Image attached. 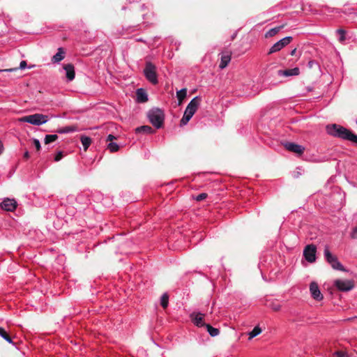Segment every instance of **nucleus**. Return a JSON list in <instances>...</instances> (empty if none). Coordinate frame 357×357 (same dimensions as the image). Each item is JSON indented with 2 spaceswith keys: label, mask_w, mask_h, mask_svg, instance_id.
Instances as JSON below:
<instances>
[{
  "label": "nucleus",
  "mask_w": 357,
  "mask_h": 357,
  "mask_svg": "<svg viewBox=\"0 0 357 357\" xmlns=\"http://www.w3.org/2000/svg\"><path fill=\"white\" fill-rule=\"evenodd\" d=\"M205 327L206 328L207 331L208 332L210 335L212 336V337L218 336L220 334L219 329H218L216 328H213L210 324H206L205 325Z\"/></svg>",
  "instance_id": "nucleus-23"
},
{
  "label": "nucleus",
  "mask_w": 357,
  "mask_h": 357,
  "mask_svg": "<svg viewBox=\"0 0 357 357\" xmlns=\"http://www.w3.org/2000/svg\"><path fill=\"white\" fill-rule=\"evenodd\" d=\"M1 208L6 211H14L17 206V203L14 199L6 198L0 204Z\"/></svg>",
  "instance_id": "nucleus-10"
},
{
  "label": "nucleus",
  "mask_w": 357,
  "mask_h": 357,
  "mask_svg": "<svg viewBox=\"0 0 357 357\" xmlns=\"http://www.w3.org/2000/svg\"><path fill=\"white\" fill-rule=\"evenodd\" d=\"M187 96V89H182L180 91H177L176 93V97L178 100V105H181L183 101V100Z\"/></svg>",
  "instance_id": "nucleus-21"
},
{
  "label": "nucleus",
  "mask_w": 357,
  "mask_h": 357,
  "mask_svg": "<svg viewBox=\"0 0 357 357\" xmlns=\"http://www.w3.org/2000/svg\"><path fill=\"white\" fill-rule=\"evenodd\" d=\"M84 151H86L91 144V139L89 137L82 135L80 138Z\"/></svg>",
  "instance_id": "nucleus-24"
},
{
  "label": "nucleus",
  "mask_w": 357,
  "mask_h": 357,
  "mask_svg": "<svg viewBox=\"0 0 357 357\" xmlns=\"http://www.w3.org/2000/svg\"><path fill=\"white\" fill-rule=\"evenodd\" d=\"M334 285L341 291H348L354 287V282L349 280H342L337 279L335 280Z\"/></svg>",
  "instance_id": "nucleus-8"
},
{
  "label": "nucleus",
  "mask_w": 357,
  "mask_h": 357,
  "mask_svg": "<svg viewBox=\"0 0 357 357\" xmlns=\"http://www.w3.org/2000/svg\"><path fill=\"white\" fill-rule=\"evenodd\" d=\"M351 237L352 238H357V226L353 229V231L351 234Z\"/></svg>",
  "instance_id": "nucleus-36"
},
{
  "label": "nucleus",
  "mask_w": 357,
  "mask_h": 357,
  "mask_svg": "<svg viewBox=\"0 0 357 357\" xmlns=\"http://www.w3.org/2000/svg\"><path fill=\"white\" fill-rule=\"evenodd\" d=\"M316 252L315 245L313 244L307 245L303 250V255L308 262L312 263L316 260Z\"/></svg>",
  "instance_id": "nucleus-9"
},
{
  "label": "nucleus",
  "mask_w": 357,
  "mask_h": 357,
  "mask_svg": "<svg viewBox=\"0 0 357 357\" xmlns=\"http://www.w3.org/2000/svg\"><path fill=\"white\" fill-rule=\"evenodd\" d=\"M287 24H282L279 26H276L275 28H273L270 29L265 34L266 38H271L274 36H275L282 29H283Z\"/></svg>",
  "instance_id": "nucleus-19"
},
{
  "label": "nucleus",
  "mask_w": 357,
  "mask_h": 357,
  "mask_svg": "<svg viewBox=\"0 0 357 357\" xmlns=\"http://www.w3.org/2000/svg\"><path fill=\"white\" fill-rule=\"evenodd\" d=\"M137 101L139 102H146L148 101V96L143 89H138L136 91Z\"/></svg>",
  "instance_id": "nucleus-17"
},
{
  "label": "nucleus",
  "mask_w": 357,
  "mask_h": 357,
  "mask_svg": "<svg viewBox=\"0 0 357 357\" xmlns=\"http://www.w3.org/2000/svg\"><path fill=\"white\" fill-rule=\"evenodd\" d=\"M300 73V70L298 68H294L292 69H287V70H280L278 71V74L279 75H282L285 77L293 76V75H298Z\"/></svg>",
  "instance_id": "nucleus-16"
},
{
  "label": "nucleus",
  "mask_w": 357,
  "mask_h": 357,
  "mask_svg": "<svg viewBox=\"0 0 357 357\" xmlns=\"http://www.w3.org/2000/svg\"><path fill=\"white\" fill-rule=\"evenodd\" d=\"M271 307L273 311L278 312L281 309V305L278 303H272L271 304Z\"/></svg>",
  "instance_id": "nucleus-32"
},
{
  "label": "nucleus",
  "mask_w": 357,
  "mask_h": 357,
  "mask_svg": "<svg viewBox=\"0 0 357 357\" xmlns=\"http://www.w3.org/2000/svg\"><path fill=\"white\" fill-rule=\"evenodd\" d=\"M284 147L289 151L296 153L298 155H302L305 151V148L303 146L293 142H287L284 144Z\"/></svg>",
  "instance_id": "nucleus-11"
},
{
  "label": "nucleus",
  "mask_w": 357,
  "mask_h": 357,
  "mask_svg": "<svg viewBox=\"0 0 357 357\" xmlns=\"http://www.w3.org/2000/svg\"><path fill=\"white\" fill-rule=\"evenodd\" d=\"M20 122H27L32 125L40 126L48 121V116L43 114H34L29 116H24L18 119Z\"/></svg>",
  "instance_id": "nucleus-4"
},
{
  "label": "nucleus",
  "mask_w": 357,
  "mask_h": 357,
  "mask_svg": "<svg viewBox=\"0 0 357 357\" xmlns=\"http://www.w3.org/2000/svg\"><path fill=\"white\" fill-rule=\"evenodd\" d=\"M64 54L65 52L63 51V49L61 47L59 48L58 52L52 58V61L53 63H57L61 61L64 58Z\"/></svg>",
  "instance_id": "nucleus-18"
},
{
  "label": "nucleus",
  "mask_w": 357,
  "mask_h": 357,
  "mask_svg": "<svg viewBox=\"0 0 357 357\" xmlns=\"http://www.w3.org/2000/svg\"><path fill=\"white\" fill-rule=\"evenodd\" d=\"M169 296L167 294H164L161 297V305L163 308H166L168 306Z\"/></svg>",
  "instance_id": "nucleus-30"
},
{
  "label": "nucleus",
  "mask_w": 357,
  "mask_h": 357,
  "mask_svg": "<svg viewBox=\"0 0 357 357\" xmlns=\"http://www.w3.org/2000/svg\"><path fill=\"white\" fill-rule=\"evenodd\" d=\"M116 139V137L114 136L113 135H109L107 137V142H112L114 139Z\"/></svg>",
  "instance_id": "nucleus-38"
},
{
  "label": "nucleus",
  "mask_w": 357,
  "mask_h": 357,
  "mask_svg": "<svg viewBox=\"0 0 357 357\" xmlns=\"http://www.w3.org/2000/svg\"><path fill=\"white\" fill-rule=\"evenodd\" d=\"M231 52H222L221 56V61L219 65V68L221 69H224L227 66L229 63L231 61Z\"/></svg>",
  "instance_id": "nucleus-14"
},
{
  "label": "nucleus",
  "mask_w": 357,
  "mask_h": 357,
  "mask_svg": "<svg viewBox=\"0 0 357 357\" xmlns=\"http://www.w3.org/2000/svg\"><path fill=\"white\" fill-rule=\"evenodd\" d=\"M147 117L151 124L156 128H160L163 126L165 114L162 109L155 108L149 110Z\"/></svg>",
  "instance_id": "nucleus-3"
},
{
  "label": "nucleus",
  "mask_w": 357,
  "mask_h": 357,
  "mask_svg": "<svg viewBox=\"0 0 357 357\" xmlns=\"http://www.w3.org/2000/svg\"><path fill=\"white\" fill-rule=\"evenodd\" d=\"M33 144H34V146H35V147H36V150H37L38 151H40V150L41 146H40V143L39 140H38V139H33Z\"/></svg>",
  "instance_id": "nucleus-34"
},
{
  "label": "nucleus",
  "mask_w": 357,
  "mask_h": 357,
  "mask_svg": "<svg viewBox=\"0 0 357 357\" xmlns=\"http://www.w3.org/2000/svg\"><path fill=\"white\" fill-rule=\"evenodd\" d=\"M204 317L205 314L200 312H192L190 315L192 321L198 327L205 326L206 324L204 322Z\"/></svg>",
  "instance_id": "nucleus-12"
},
{
  "label": "nucleus",
  "mask_w": 357,
  "mask_h": 357,
  "mask_svg": "<svg viewBox=\"0 0 357 357\" xmlns=\"http://www.w3.org/2000/svg\"><path fill=\"white\" fill-rule=\"evenodd\" d=\"M77 130V127L76 126H66L64 128H61L57 130V132L59 133H68L71 132H75Z\"/></svg>",
  "instance_id": "nucleus-22"
},
{
  "label": "nucleus",
  "mask_w": 357,
  "mask_h": 357,
  "mask_svg": "<svg viewBox=\"0 0 357 357\" xmlns=\"http://www.w3.org/2000/svg\"><path fill=\"white\" fill-rule=\"evenodd\" d=\"M314 62L313 61H310L308 62V66L310 68H312L313 65H314Z\"/></svg>",
  "instance_id": "nucleus-40"
},
{
  "label": "nucleus",
  "mask_w": 357,
  "mask_h": 357,
  "mask_svg": "<svg viewBox=\"0 0 357 357\" xmlns=\"http://www.w3.org/2000/svg\"><path fill=\"white\" fill-rule=\"evenodd\" d=\"M324 256L328 264L331 266L333 269L339 270L342 271H344L345 269L342 264L338 261L337 257L335 255H333L329 250V249L326 247L324 250Z\"/></svg>",
  "instance_id": "nucleus-6"
},
{
  "label": "nucleus",
  "mask_w": 357,
  "mask_h": 357,
  "mask_svg": "<svg viewBox=\"0 0 357 357\" xmlns=\"http://www.w3.org/2000/svg\"><path fill=\"white\" fill-rule=\"evenodd\" d=\"M292 39V37L287 36L278 41L270 48L268 54H271L280 51L284 47L289 45L291 42Z\"/></svg>",
  "instance_id": "nucleus-7"
},
{
  "label": "nucleus",
  "mask_w": 357,
  "mask_h": 357,
  "mask_svg": "<svg viewBox=\"0 0 357 357\" xmlns=\"http://www.w3.org/2000/svg\"><path fill=\"white\" fill-rule=\"evenodd\" d=\"M58 139L57 135H47L45 137V143L46 144L56 141Z\"/></svg>",
  "instance_id": "nucleus-28"
},
{
  "label": "nucleus",
  "mask_w": 357,
  "mask_h": 357,
  "mask_svg": "<svg viewBox=\"0 0 357 357\" xmlns=\"http://www.w3.org/2000/svg\"><path fill=\"white\" fill-rule=\"evenodd\" d=\"M335 355L337 357H347L346 353L342 351H337L335 352Z\"/></svg>",
  "instance_id": "nucleus-37"
},
{
  "label": "nucleus",
  "mask_w": 357,
  "mask_h": 357,
  "mask_svg": "<svg viewBox=\"0 0 357 357\" xmlns=\"http://www.w3.org/2000/svg\"><path fill=\"white\" fill-rule=\"evenodd\" d=\"M201 102V98L199 96L195 97L188 105L185 108L184 114L180 121V126H183L186 125L194 114L196 112Z\"/></svg>",
  "instance_id": "nucleus-2"
},
{
  "label": "nucleus",
  "mask_w": 357,
  "mask_h": 357,
  "mask_svg": "<svg viewBox=\"0 0 357 357\" xmlns=\"http://www.w3.org/2000/svg\"><path fill=\"white\" fill-rule=\"evenodd\" d=\"M337 33L340 35L339 41L341 43H344V40H346V38H345L346 31L342 29H339L337 30Z\"/></svg>",
  "instance_id": "nucleus-31"
},
{
  "label": "nucleus",
  "mask_w": 357,
  "mask_h": 357,
  "mask_svg": "<svg viewBox=\"0 0 357 357\" xmlns=\"http://www.w3.org/2000/svg\"><path fill=\"white\" fill-rule=\"evenodd\" d=\"M107 149L110 151V152L113 153L118 151L119 146L116 143L112 142L108 144Z\"/></svg>",
  "instance_id": "nucleus-29"
},
{
  "label": "nucleus",
  "mask_w": 357,
  "mask_h": 357,
  "mask_svg": "<svg viewBox=\"0 0 357 357\" xmlns=\"http://www.w3.org/2000/svg\"><path fill=\"white\" fill-rule=\"evenodd\" d=\"M326 129L327 133L333 137L349 140L357 144V135L342 126L335 123L331 124L328 125Z\"/></svg>",
  "instance_id": "nucleus-1"
},
{
  "label": "nucleus",
  "mask_w": 357,
  "mask_h": 357,
  "mask_svg": "<svg viewBox=\"0 0 357 357\" xmlns=\"http://www.w3.org/2000/svg\"><path fill=\"white\" fill-rule=\"evenodd\" d=\"M156 66L150 61L146 63L144 69V75L146 79L152 84H157L158 83Z\"/></svg>",
  "instance_id": "nucleus-5"
},
{
  "label": "nucleus",
  "mask_w": 357,
  "mask_h": 357,
  "mask_svg": "<svg viewBox=\"0 0 357 357\" xmlns=\"http://www.w3.org/2000/svg\"><path fill=\"white\" fill-rule=\"evenodd\" d=\"M310 291L314 299L317 301H321L323 299V295L319 289L318 284L315 282L310 283Z\"/></svg>",
  "instance_id": "nucleus-13"
},
{
  "label": "nucleus",
  "mask_w": 357,
  "mask_h": 357,
  "mask_svg": "<svg viewBox=\"0 0 357 357\" xmlns=\"http://www.w3.org/2000/svg\"><path fill=\"white\" fill-rule=\"evenodd\" d=\"M137 133L143 132L147 134H152L154 132V130L149 126H142L137 127L135 129Z\"/></svg>",
  "instance_id": "nucleus-20"
},
{
  "label": "nucleus",
  "mask_w": 357,
  "mask_h": 357,
  "mask_svg": "<svg viewBox=\"0 0 357 357\" xmlns=\"http://www.w3.org/2000/svg\"><path fill=\"white\" fill-rule=\"evenodd\" d=\"M29 156H30V155H29V151H26L24 152V153L23 158H24V159H28V158H29Z\"/></svg>",
  "instance_id": "nucleus-39"
},
{
  "label": "nucleus",
  "mask_w": 357,
  "mask_h": 357,
  "mask_svg": "<svg viewBox=\"0 0 357 357\" xmlns=\"http://www.w3.org/2000/svg\"><path fill=\"white\" fill-rule=\"evenodd\" d=\"M296 48H294L290 53V54L291 56H294L296 54Z\"/></svg>",
  "instance_id": "nucleus-41"
},
{
  "label": "nucleus",
  "mask_w": 357,
  "mask_h": 357,
  "mask_svg": "<svg viewBox=\"0 0 357 357\" xmlns=\"http://www.w3.org/2000/svg\"><path fill=\"white\" fill-rule=\"evenodd\" d=\"M261 333V329L259 326H255L249 333V339H252Z\"/></svg>",
  "instance_id": "nucleus-27"
},
{
  "label": "nucleus",
  "mask_w": 357,
  "mask_h": 357,
  "mask_svg": "<svg viewBox=\"0 0 357 357\" xmlns=\"http://www.w3.org/2000/svg\"><path fill=\"white\" fill-rule=\"evenodd\" d=\"M63 69L66 73V77L69 81H72L74 79L75 76L74 66L71 63H68L63 66Z\"/></svg>",
  "instance_id": "nucleus-15"
},
{
  "label": "nucleus",
  "mask_w": 357,
  "mask_h": 357,
  "mask_svg": "<svg viewBox=\"0 0 357 357\" xmlns=\"http://www.w3.org/2000/svg\"><path fill=\"white\" fill-rule=\"evenodd\" d=\"M63 158V153L61 151H59L54 157V160L56 162L59 161Z\"/></svg>",
  "instance_id": "nucleus-35"
},
{
  "label": "nucleus",
  "mask_w": 357,
  "mask_h": 357,
  "mask_svg": "<svg viewBox=\"0 0 357 357\" xmlns=\"http://www.w3.org/2000/svg\"><path fill=\"white\" fill-rule=\"evenodd\" d=\"M208 197V195L206 193H201L199 195H198L196 197H195V199L197 201V202H201L204 199H205L206 197Z\"/></svg>",
  "instance_id": "nucleus-33"
},
{
  "label": "nucleus",
  "mask_w": 357,
  "mask_h": 357,
  "mask_svg": "<svg viewBox=\"0 0 357 357\" xmlns=\"http://www.w3.org/2000/svg\"><path fill=\"white\" fill-rule=\"evenodd\" d=\"M0 336H1L5 340L8 342L11 343L12 340L8 333L6 331V330L1 327H0Z\"/></svg>",
  "instance_id": "nucleus-26"
},
{
  "label": "nucleus",
  "mask_w": 357,
  "mask_h": 357,
  "mask_svg": "<svg viewBox=\"0 0 357 357\" xmlns=\"http://www.w3.org/2000/svg\"><path fill=\"white\" fill-rule=\"evenodd\" d=\"M26 61H22L20 64L19 68H8V69H3L1 70V72H14L20 69H24L26 67Z\"/></svg>",
  "instance_id": "nucleus-25"
}]
</instances>
